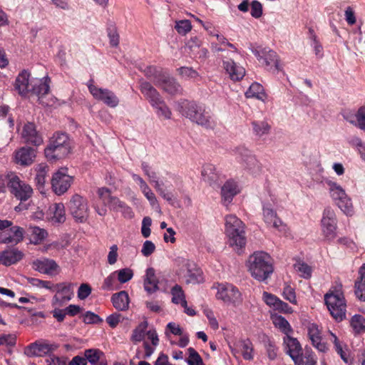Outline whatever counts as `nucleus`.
I'll use <instances>...</instances> for the list:
<instances>
[{
    "mask_svg": "<svg viewBox=\"0 0 365 365\" xmlns=\"http://www.w3.org/2000/svg\"><path fill=\"white\" fill-rule=\"evenodd\" d=\"M180 112L192 123L206 129H213L216 126L210 110L204 104L185 101L180 106Z\"/></svg>",
    "mask_w": 365,
    "mask_h": 365,
    "instance_id": "nucleus-1",
    "label": "nucleus"
},
{
    "mask_svg": "<svg viewBox=\"0 0 365 365\" xmlns=\"http://www.w3.org/2000/svg\"><path fill=\"white\" fill-rule=\"evenodd\" d=\"M247 266L252 277L259 282L266 280L274 270L271 257L262 251L251 255Z\"/></svg>",
    "mask_w": 365,
    "mask_h": 365,
    "instance_id": "nucleus-2",
    "label": "nucleus"
},
{
    "mask_svg": "<svg viewBox=\"0 0 365 365\" xmlns=\"http://www.w3.org/2000/svg\"><path fill=\"white\" fill-rule=\"evenodd\" d=\"M140 90L145 98L149 101L159 118L170 119L172 112L166 105L159 92L147 81H141Z\"/></svg>",
    "mask_w": 365,
    "mask_h": 365,
    "instance_id": "nucleus-3",
    "label": "nucleus"
},
{
    "mask_svg": "<svg viewBox=\"0 0 365 365\" xmlns=\"http://www.w3.org/2000/svg\"><path fill=\"white\" fill-rule=\"evenodd\" d=\"M225 233L231 247L239 249L245 245V225L235 215H229L226 216Z\"/></svg>",
    "mask_w": 365,
    "mask_h": 365,
    "instance_id": "nucleus-4",
    "label": "nucleus"
},
{
    "mask_svg": "<svg viewBox=\"0 0 365 365\" xmlns=\"http://www.w3.org/2000/svg\"><path fill=\"white\" fill-rule=\"evenodd\" d=\"M285 352L291 357L295 365H317L314 355L307 351L303 353L299 341L290 336L284 337Z\"/></svg>",
    "mask_w": 365,
    "mask_h": 365,
    "instance_id": "nucleus-5",
    "label": "nucleus"
},
{
    "mask_svg": "<svg viewBox=\"0 0 365 365\" xmlns=\"http://www.w3.org/2000/svg\"><path fill=\"white\" fill-rule=\"evenodd\" d=\"M68 137L63 133H55L45 149V155L48 160H56L66 157L70 153Z\"/></svg>",
    "mask_w": 365,
    "mask_h": 365,
    "instance_id": "nucleus-6",
    "label": "nucleus"
},
{
    "mask_svg": "<svg viewBox=\"0 0 365 365\" xmlns=\"http://www.w3.org/2000/svg\"><path fill=\"white\" fill-rule=\"evenodd\" d=\"M325 304L331 316L339 322L346 316V303L343 294L339 290L329 292L324 295Z\"/></svg>",
    "mask_w": 365,
    "mask_h": 365,
    "instance_id": "nucleus-7",
    "label": "nucleus"
},
{
    "mask_svg": "<svg viewBox=\"0 0 365 365\" xmlns=\"http://www.w3.org/2000/svg\"><path fill=\"white\" fill-rule=\"evenodd\" d=\"M327 184L329 187V192L331 198L336 203L339 209L346 215H353L354 207L351 200L346 194L342 187L331 180L327 181Z\"/></svg>",
    "mask_w": 365,
    "mask_h": 365,
    "instance_id": "nucleus-8",
    "label": "nucleus"
},
{
    "mask_svg": "<svg viewBox=\"0 0 365 365\" xmlns=\"http://www.w3.org/2000/svg\"><path fill=\"white\" fill-rule=\"evenodd\" d=\"M175 262L180 267V274L187 284H198L203 281L202 272L192 261L178 257Z\"/></svg>",
    "mask_w": 365,
    "mask_h": 365,
    "instance_id": "nucleus-9",
    "label": "nucleus"
},
{
    "mask_svg": "<svg viewBox=\"0 0 365 365\" xmlns=\"http://www.w3.org/2000/svg\"><path fill=\"white\" fill-rule=\"evenodd\" d=\"M8 188L16 199L21 201H26L32 196L33 189L30 185L14 174L8 175Z\"/></svg>",
    "mask_w": 365,
    "mask_h": 365,
    "instance_id": "nucleus-10",
    "label": "nucleus"
},
{
    "mask_svg": "<svg viewBox=\"0 0 365 365\" xmlns=\"http://www.w3.org/2000/svg\"><path fill=\"white\" fill-rule=\"evenodd\" d=\"M321 224L324 239L327 241L334 240L336 237L337 220L334 211L331 207L324 209Z\"/></svg>",
    "mask_w": 365,
    "mask_h": 365,
    "instance_id": "nucleus-11",
    "label": "nucleus"
},
{
    "mask_svg": "<svg viewBox=\"0 0 365 365\" xmlns=\"http://www.w3.org/2000/svg\"><path fill=\"white\" fill-rule=\"evenodd\" d=\"M74 284L71 282H61L53 285L51 291L56 292L51 304L54 307H61L73 296Z\"/></svg>",
    "mask_w": 365,
    "mask_h": 365,
    "instance_id": "nucleus-12",
    "label": "nucleus"
},
{
    "mask_svg": "<svg viewBox=\"0 0 365 365\" xmlns=\"http://www.w3.org/2000/svg\"><path fill=\"white\" fill-rule=\"evenodd\" d=\"M68 207L71 215L77 221L84 222L88 217L89 209L87 200L78 194L72 196Z\"/></svg>",
    "mask_w": 365,
    "mask_h": 365,
    "instance_id": "nucleus-13",
    "label": "nucleus"
},
{
    "mask_svg": "<svg viewBox=\"0 0 365 365\" xmlns=\"http://www.w3.org/2000/svg\"><path fill=\"white\" fill-rule=\"evenodd\" d=\"M72 182L73 178L68 174V169L61 168L53 175L51 187L56 195H61L68 190Z\"/></svg>",
    "mask_w": 365,
    "mask_h": 365,
    "instance_id": "nucleus-14",
    "label": "nucleus"
},
{
    "mask_svg": "<svg viewBox=\"0 0 365 365\" xmlns=\"http://www.w3.org/2000/svg\"><path fill=\"white\" fill-rule=\"evenodd\" d=\"M239 162L252 174H257L260 171V164L251 151L244 146H239L235 149Z\"/></svg>",
    "mask_w": 365,
    "mask_h": 365,
    "instance_id": "nucleus-15",
    "label": "nucleus"
},
{
    "mask_svg": "<svg viewBox=\"0 0 365 365\" xmlns=\"http://www.w3.org/2000/svg\"><path fill=\"white\" fill-rule=\"evenodd\" d=\"M88 87L96 100L102 101L110 108H115L118 105L119 99L113 91L107 88H98L92 83H90Z\"/></svg>",
    "mask_w": 365,
    "mask_h": 365,
    "instance_id": "nucleus-16",
    "label": "nucleus"
},
{
    "mask_svg": "<svg viewBox=\"0 0 365 365\" xmlns=\"http://www.w3.org/2000/svg\"><path fill=\"white\" fill-rule=\"evenodd\" d=\"M252 52L267 69L274 67L276 70H279L278 56L274 51L268 48H252Z\"/></svg>",
    "mask_w": 365,
    "mask_h": 365,
    "instance_id": "nucleus-17",
    "label": "nucleus"
},
{
    "mask_svg": "<svg viewBox=\"0 0 365 365\" xmlns=\"http://www.w3.org/2000/svg\"><path fill=\"white\" fill-rule=\"evenodd\" d=\"M21 137L24 143L34 146H39L43 143L42 135L34 123L28 122L24 125Z\"/></svg>",
    "mask_w": 365,
    "mask_h": 365,
    "instance_id": "nucleus-18",
    "label": "nucleus"
},
{
    "mask_svg": "<svg viewBox=\"0 0 365 365\" xmlns=\"http://www.w3.org/2000/svg\"><path fill=\"white\" fill-rule=\"evenodd\" d=\"M216 297L227 304H236L240 302L241 294L237 287L231 284H219Z\"/></svg>",
    "mask_w": 365,
    "mask_h": 365,
    "instance_id": "nucleus-19",
    "label": "nucleus"
},
{
    "mask_svg": "<svg viewBox=\"0 0 365 365\" xmlns=\"http://www.w3.org/2000/svg\"><path fill=\"white\" fill-rule=\"evenodd\" d=\"M24 230L19 226H11L9 230L0 232V243L16 245L24 239Z\"/></svg>",
    "mask_w": 365,
    "mask_h": 365,
    "instance_id": "nucleus-20",
    "label": "nucleus"
},
{
    "mask_svg": "<svg viewBox=\"0 0 365 365\" xmlns=\"http://www.w3.org/2000/svg\"><path fill=\"white\" fill-rule=\"evenodd\" d=\"M232 353L235 357L242 355L245 360L253 359V345L250 339H240L231 347Z\"/></svg>",
    "mask_w": 365,
    "mask_h": 365,
    "instance_id": "nucleus-21",
    "label": "nucleus"
},
{
    "mask_svg": "<svg viewBox=\"0 0 365 365\" xmlns=\"http://www.w3.org/2000/svg\"><path fill=\"white\" fill-rule=\"evenodd\" d=\"M147 177L148 178L150 182L153 185L154 188L158 192V194L169 204L171 205H175V202H177L176 197L171 192H165V190L163 188V183L158 180L157 173L153 170Z\"/></svg>",
    "mask_w": 365,
    "mask_h": 365,
    "instance_id": "nucleus-22",
    "label": "nucleus"
},
{
    "mask_svg": "<svg viewBox=\"0 0 365 365\" xmlns=\"http://www.w3.org/2000/svg\"><path fill=\"white\" fill-rule=\"evenodd\" d=\"M32 267L41 273L53 275L56 273L59 267L53 259L43 258L34 260L32 262Z\"/></svg>",
    "mask_w": 365,
    "mask_h": 365,
    "instance_id": "nucleus-23",
    "label": "nucleus"
},
{
    "mask_svg": "<svg viewBox=\"0 0 365 365\" xmlns=\"http://www.w3.org/2000/svg\"><path fill=\"white\" fill-rule=\"evenodd\" d=\"M263 216L265 223L274 227L279 232H284L287 230V225L277 217V213L269 206H263Z\"/></svg>",
    "mask_w": 365,
    "mask_h": 365,
    "instance_id": "nucleus-24",
    "label": "nucleus"
},
{
    "mask_svg": "<svg viewBox=\"0 0 365 365\" xmlns=\"http://www.w3.org/2000/svg\"><path fill=\"white\" fill-rule=\"evenodd\" d=\"M157 86L170 95L178 94L182 91L180 85L167 72L163 76V78H160V81H159Z\"/></svg>",
    "mask_w": 365,
    "mask_h": 365,
    "instance_id": "nucleus-25",
    "label": "nucleus"
},
{
    "mask_svg": "<svg viewBox=\"0 0 365 365\" xmlns=\"http://www.w3.org/2000/svg\"><path fill=\"white\" fill-rule=\"evenodd\" d=\"M308 336L312 345L319 351L325 352L327 350L326 343L322 341L321 331L315 324H310L307 327Z\"/></svg>",
    "mask_w": 365,
    "mask_h": 365,
    "instance_id": "nucleus-26",
    "label": "nucleus"
},
{
    "mask_svg": "<svg viewBox=\"0 0 365 365\" xmlns=\"http://www.w3.org/2000/svg\"><path fill=\"white\" fill-rule=\"evenodd\" d=\"M36 158V150L30 147H22L15 153V160L17 164L27 166L32 164Z\"/></svg>",
    "mask_w": 365,
    "mask_h": 365,
    "instance_id": "nucleus-27",
    "label": "nucleus"
},
{
    "mask_svg": "<svg viewBox=\"0 0 365 365\" xmlns=\"http://www.w3.org/2000/svg\"><path fill=\"white\" fill-rule=\"evenodd\" d=\"M223 66L232 81H240L245 75V69L232 59L224 60Z\"/></svg>",
    "mask_w": 365,
    "mask_h": 365,
    "instance_id": "nucleus-28",
    "label": "nucleus"
},
{
    "mask_svg": "<svg viewBox=\"0 0 365 365\" xmlns=\"http://www.w3.org/2000/svg\"><path fill=\"white\" fill-rule=\"evenodd\" d=\"M51 351V346L45 342L36 341L26 346L24 354L29 357L41 356L48 354Z\"/></svg>",
    "mask_w": 365,
    "mask_h": 365,
    "instance_id": "nucleus-29",
    "label": "nucleus"
},
{
    "mask_svg": "<svg viewBox=\"0 0 365 365\" xmlns=\"http://www.w3.org/2000/svg\"><path fill=\"white\" fill-rule=\"evenodd\" d=\"M24 257V253L15 248L6 250L0 252V264L10 266L19 262Z\"/></svg>",
    "mask_w": 365,
    "mask_h": 365,
    "instance_id": "nucleus-30",
    "label": "nucleus"
},
{
    "mask_svg": "<svg viewBox=\"0 0 365 365\" xmlns=\"http://www.w3.org/2000/svg\"><path fill=\"white\" fill-rule=\"evenodd\" d=\"M239 192L237 182L232 180H227L222 187V202L225 205L230 204L234 196Z\"/></svg>",
    "mask_w": 365,
    "mask_h": 365,
    "instance_id": "nucleus-31",
    "label": "nucleus"
},
{
    "mask_svg": "<svg viewBox=\"0 0 365 365\" xmlns=\"http://www.w3.org/2000/svg\"><path fill=\"white\" fill-rule=\"evenodd\" d=\"M29 76L30 73L26 70H23L17 76L14 88L18 91L19 94L21 96H26L29 92Z\"/></svg>",
    "mask_w": 365,
    "mask_h": 365,
    "instance_id": "nucleus-32",
    "label": "nucleus"
},
{
    "mask_svg": "<svg viewBox=\"0 0 365 365\" xmlns=\"http://www.w3.org/2000/svg\"><path fill=\"white\" fill-rule=\"evenodd\" d=\"M159 281L155 275V271L153 267L146 269L143 286L148 294H153L158 290Z\"/></svg>",
    "mask_w": 365,
    "mask_h": 365,
    "instance_id": "nucleus-33",
    "label": "nucleus"
},
{
    "mask_svg": "<svg viewBox=\"0 0 365 365\" xmlns=\"http://www.w3.org/2000/svg\"><path fill=\"white\" fill-rule=\"evenodd\" d=\"M87 362L91 365H108L103 352L97 349H89L84 351Z\"/></svg>",
    "mask_w": 365,
    "mask_h": 365,
    "instance_id": "nucleus-34",
    "label": "nucleus"
},
{
    "mask_svg": "<svg viewBox=\"0 0 365 365\" xmlns=\"http://www.w3.org/2000/svg\"><path fill=\"white\" fill-rule=\"evenodd\" d=\"M252 131L254 135L258 138H262L270 133L271 125L267 120H253L251 123Z\"/></svg>",
    "mask_w": 365,
    "mask_h": 365,
    "instance_id": "nucleus-35",
    "label": "nucleus"
},
{
    "mask_svg": "<svg viewBox=\"0 0 365 365\" xmlns=\"http://www.w3.org/2000/svg\"><path fill=\"white\" fill-rule=\"evenodd\" d=\"M108 207L111 210L120 212L124 217L130 219L134 216L131 207L116 197L114 199H111V203Z\"/></svg>",
    "mask_w": 365,
    "mask_h": 365,
    "instance_id": "nucleus-36",
    "label": "nucleus"
},
{
    "mask_svg": "<svg viewBox=\"0 0 365 365\" xmlns=\"http://www.w3.org/2000/svg\"><path fill=\"white\" fill-rule=\"evenodd\" d=\"M111 301L113 307L118 310L125 311L129 307V296L125 291H120L113 294Z\"/></svg>",
    "mask_w": 365,
    "mask_h": 365,
    "instance_id": "nucleus-37",
    "label": "nucleus"
},
{
    "mask_svg": "<svg viewBox=\"0 0 365 365\" xmlns=\"http://www.w3.org/2000/svg\"><path fill=\"white\" fill-rule=\"evenodd\" d=\"M344 118L351 124L365 131V106L360 107L354 115H344Z\"/></svg>",
    "mask_w": 365,
    "mask_h": 365,
    "instance_id": "nucleus-38",
    "label": "nucleus"
},
{
    "mask_svg": "<svg viewBox=\"0 0 365 365\" xmlns=\"http://www.w3.org/2000/svg\"><path fill=\"white\" fill-rule=\"evenodd\" d=\"M360 279L355 282V294L358 299L365 301V264L359 269Z\"/></svg>",
    "mask_w": 365,
    "mask_h": 365,
    "instance_id": "nucleus-39",
    "label": "nucleus"
},
{
    "mask_svg": "<svg viewBox=\"0 0 365 365\" xmlns=\"http://www.w3.org/2000/svg\"><path fill=\"white\" fill-rule=\"evenodd\" d=\"M145 75L150 79L153 81L154 84L157 86L160 81V78H163L166 71L162 68L155 66H150L146 67L144 71Z\"/></svg>",
    "mask_w": 365,
    "mask_h": 365,
    "instance_id": "nucleus-40",
    "label": "nucleus"
},
{
    "mask_svg": "<svg viewBox=\"0 0 365 365\" xmlns=\"http://www.w3.org/2000/svg\"><path fill=\"white\" fill-rule=\"evenodd\" d=\"M50 79L48 77L38 80L32 87L31 91L33 93L41 98L46 95L50 89L49 86Z\"/></svg>",
    "mask_w": 365,
    "mask_h": 365,
    "instance_id": "nucleus-41",
    "label": "nucleus"
},
{
    "mask_svg": "<svg viewBox=\"0 0 365 365\" xmlns=\"http://www.w3.org/2000/svg\"><path fill=\"white\" fill-rule=\"evenodd\" d=\"M247 98H255L261 101H264L266 94L264 92L262 86L258 83H253L250 85L248 90L245 92Z\"/></svg>",
    "mask_w": 365,
    "mask_h": 365,
    "instance_id": "nucleus-42",
    "label": "nucleus"
},
{
    "mask_svg": "<svg viewBox=\"0 0 365 365\" xmlns=\"http://www.w3.org/2000/svg\"><path fill=\"white\" fill-rule=\"evenodd\" d=\"M202 175L205 181L210 184L218 180V173L216 167L212 164H206L203 166Z\"/></svg>",
    "mask_w": 365,
    "mask_h": 365,
    "instance_id": "nucleus-43",
    "label": "nucleus"
},
{
    "mask_svg": "<svg viewBox=\"0 0 365 365\" xmlns=\"http://www.w3.org/2000/svg\"><path fill=\"white\" fill-rule=\"evenodd\" d=\"M50 211L53 214L52 220L55 222L62 223L66 220L65 207L63 203H56L50 207Z\"/></svg>",
    "mask_w": 365,
    "mask_h": 365,
    "instance_id": "nucleus-44",
    "label": "nucleus"
},
{
    "mask_svg": "<svg viewBox=\"0 0 365 365\" xmlns=\"http://www.w3.org/2000/svg\"><path fill=\"white\" fill-rule=\"evenodd\" d=\"M272 322L274 325L283 332L286 336H289L292 332V329L288 321L282 316L272 317Z\"/></svg>",
    "mask_w": 365,
    "mask_h": 365,
    "instance_id": "nucleus-45",
    "label": "nucleus"
},
{
    "mask_svg": "<svg viewBox=\"0 0 365 365\" xmlns=\"http://www.w3.org/2000/svg\"><path fill=\"white\" fill-rule=\"evenodd\" d=\"M172 302L174 304H180L182 306H186V300L184 292L182 287L176 284L171 289Z\"/></svg>",
    "mask_w": 365,
    "mask_h": 365,
    "instance_id": "nucleus-46",
    "label": "nucleus"
},
{
    "mask_svg": "<svg viewBox=\"0 0 365 365\" xmlns=\"http://www.w3.org/2000/svg\"><path fill=\"white\" fill-rule=\"evenodd\" d=\"M148 327V322L144 321L141 322L133 331L131 340L135 342H140L142 341L145 336V330Z\"/></svg>",
    "mask_w": 365,
    "mask_h": 365,
    "instance_id": "nucleus-47",
    "label": "nucleus"
},
{
    "mask_svg": "<svg viewBox=\"0 0 365 365\" xmlns=\"http://www.w3.org/2000/svg\"><path fill=\"white\" fill-rule=\"evenodd\" d=\"M295 270L299 273L300 277L304 279H309L312 276V268L304 262L298 261L294 265Z\"/></svg>",
    "mask_w": 365,
    "mask_h": 365,
    "instance_id": "nucleus-48",
    "label": "nucleus"
},
{
    "mask_svg": "<svg viewBox=\"0 0 365 365\" xmlns=\"http://www.w3.org/2000/svg\"><path fill=\"white\" fill-rule=\"evenodd\" d=\"M351 326L356 333L365 331V319L359 314L354 315L351 320Z\"/></svg>",
    "mask_w": 365,
    "mask_h": 365,
    "instance_id": "nucleus-49",
    "label": "nucleus"
},
{
    "mask_svg": "<svg viewBox=\"0 0 365 365\" xmlns=\"http://www.w3.org/2000/svg\"><path fill=\"white\" fill-rule=\"evenodd\" d=\"M116 277L120 284H124L130 281L133 277V271L130 268H123L117 271Z\"/></svg>",
    "mask_w": 365,
    "mask_h": 365,
    "instance_id": "nucleus-50",
    "label": "nucleus"
},
{
    "mask_svg": "<svg viewBox=\"0 0 365 365\" xmlns=\"http://www.w3.org/2000/svg\"><path fill=\"white\" fill-rule=\"evenodd\" d=\"M116 272H112L104 279L102 289L103 290L109 291L119 289V287L116 286Z\"/></svg>",
    "mask_w": 365,
    "mask_h": 365,
    "instance_id": "nucleus-51",
    "label": "nucleus"
},
{
    "mask_svg": "<svg viewBox=\"0 0 365 365\" xmlns=\"http://www.w3.org/2000/svg\"><path fill=\"white\" fill-rule=\"evenodd\" d=\"M108 37L110 45L112 47H118L120 42V36L115 26H110L108 28Z\"/></svg>",
    "mask_w": 365,
    "mask_h": 365,
    "instance_id": "nucleus-52",
    "label": "nucleus"
},
{
    "mask_svg": "<svg viewBox=\"0 0 365 365\" xmlns=\"http://www.w3.org/2000/svg\"><path fill=\"white\" fill-rule=\"evenodd\" d=\"M26 280L33 287L38 288H45L49 290L53 289V285L50 281H44L36 278L27 277Z\"/></svg>",
    "mask_w": 365,
    "mask_h": 365,
    "instance_id": "nucleus-53",
    "label": "nucleus"
},
{
    "mask_svg": "<svg viewBox=\"0 0 365 365\" xmlns=\"http://www.w3.org/2000/svg\"><path fill=\"white\" fill-rule=\"evenodd\" d=\"M189 358L187 360L188 365H202V359L199 354L192 347L187 349Z\"/></svg>",
    "mask_w": 365,
    "mask_h": 365,
    "instance_id": "nucleus-54",
    "label": "nucleus"
},
{
    "mask_svg": "<svg viewBox=\"0 0 365 365\" xmlns=\"http://www.w3.org/2000/svg\"><path fill=\"white\" fill-rule=\"evenodd\" d=\"M175 29L179 34L185 35L190 31L192 25L189 20H181L176 22Z\"/></svg>",
    "mask_w": 365,
    "mask_h": 365,
    "instance_id": "nucleus-55",
    "label": "nucleus"
},
{
    "mask_svg": "<svg viewBox=\"0 0 365 365\" xmlns=\"http://www.w3.org/2000/svg\"><path fill=\"white\" fill-rule=\"evenodd\" d=\"M98 194L100 199L106 205L111 203V199H114V196L111 195L110 190L106 187H101L98 190Z\"/></svg>",
    "mask_w": 365,
    "mask_h": 365,
    "instance_id": "nucleus-56",
    "label": "nucleus"
},
{
    "mask_svg": "<svg viewBox=\"0 0 365 365\" xmlns=\"http://www.w3.org/2000/svg\"><path fill=\"white\" fill-rule=\"evenodd\" d=\"M283 297L287 301H289L292 304H297L296 294L294 292V289L292 288L290 285H285L283 289Z\"/></svg>",
    "mask_w": 365,
    "mask_h": 365,
    "instance_id": "nucleus-57",
    "label": "nucleus"
},
{
    "mask_svg": "<svg viewBox=\"0 0 365 365\" xmlns=\"http://www.w3.org/2000/svg\"><path fill=\"white\" fill-rule=\"evenodd\" d=\"M178 71L180 75L185 78H195L199 76L198 73L191 67H180L178 68Z\"/></svg>",
    "mask_w": 365,
    "mask_h": 365,
    "instance_id": "nucleus-58",
    "label": "nucleus"
},
{
    "mask_svg": "<svg viewBox=\"0 0 365 365\" xmlns=\"http://www.w3.org/2000/svg\"><path fill=\"white\" fill-rule=\"evenodd\" d=\"M263 299L268 306L274 309L277 306V302L279 301L280 299L274 294H272L267 292H264Z\"/></svg>",
    "mask_w": 365,
    "mask_h": 365,
    "instance_id": "nucleus-59",
    "label": "nucleus"
},
{
    "mask_svg": "<svg viewBox=\"0 0 365 365\" xmlns=\"http://www.w3.org/2000/svg\"><path fill=\"white\" fill-rule=\"evenodd\" d=\"M152 224V220L150 217H145L142 221L141 233L142 235L147 238L150 235V226Z\"/></svg>",
    "mask_w": 365,
    "mask_h": 365,
    "instance_id": "nucleus-60",
    "label": "nucleus"
},
{
    "mask_svg": "<svg viewBox=\"0 0 365 365\" xmlns=\"http://www.w3.org/2000/svg\"><path fill=\"white\" fill-rule=\"evenodd\" d=\"M91 287L88 284H82L78 290V297L81 300L86 299L91 293Z\"/></svg>",
    "mask_w": 365,
    "mask_h": 365,
    "instance_id": "nucleus-61",
    "label": "nucleus"
},
{
    "mask_svg": "<svg viewBox=\"0 0 365 365\" xmlns=\"http://www.w3.org/2000/svg\"><path fill=\"white\" fill-rule=\"evenodd\" d=\"M155 250V245L150 240H146L141 250L142 255L145 257L151 255Z\"/></svg>",
    "mask_w": 365,
    "mask_h": 365,
    "instance_id": "nucleus-62",
    "label": "nucleus"
},
{
    "mask_svg": "<svg viewBox=\"0 0 365 365\" xmlns=\"http://www.w3.org/2000/svg\"><path fill=\"white\" fill-rule=\"evenodd\" d=\"M252 16L258 19L262 14V6L258 1H253L251 4V12Z\"/></svg>",
    "mask_w": 365,
    "mask_h": 365,
    "instance_id": "nucleus-63",
    "label": "nucleus"
},
{
    "mask_svg": "<svg viewBox=\"0 0 365 365\" xmlns=\"http://www.w3.org/2000/svg\"><path fill=\"white\" fill-rule=\"evenodd\" d=\"M32 235L35 243H38L47 236V232L39 227H34L32 230Z\"/></svg>",
    "mask_w": 365,
    "mask_h": 365,
    "instance_id": "nucleus-64",
    "label": "nucleus"
}]
</instances>
